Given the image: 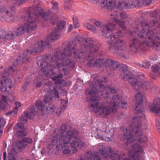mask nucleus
I'll list each match as a JSON object with an SVG mask.
<instances>
[{"label":"nucleus","mask_w":160,"mask_h":160,"mask_svg":"<svg viewBox=\"0 0 160 160\" xmlns=\"http://www.w3.org/2000/svg\"><path fill=\"white\" fill-rule=\"evenodd\" d=\"M150 16L156 19L152 20L149 22L154 32L149 30L148 22L144 21L139 23H135V26L133 28V31H129V35L138 39L132 40L129 45L130 50L133 53H137L139 48L147 46L153 47L160 50V25L158 20H160V15L157 10L149 12Z\"/></svg>","instance_id":"obj_1"},{"label":"nucleus","mask_w":160,"mask_h":160,"mask_svg":"<svg viewBox=\"0 0 160 160\" xmlns=\"http://www.w3.org/2000/svg\"><path fill=\"white\" fill-rule=\"evenodd\" d=\"M116 29L114 24L109 23L102 28V33L103 36L107 39L110 38V41H107L108 49L114 54H117L122 51L126 55L131 51L128 49V45L126 41L120 39L125 36L124 33L121 30H118L116 32L109 33V31H114Z\"/></svg>","instance_id":"obj_2"},{"label":"nucleus","mask_w":160,"mask_h":160,"mask_svg":"<svg viewBox=\"0 0 160 160\" xmlns=\"http://www.w3.org/2000/svg\"><path fill=\"white\" fill-rule=\"evenodd\" d=\"M142 119L134 118L132 121V123L128 129H124L123 133L119 135V137L122 140L127 142L126 144L128 145V142H133L135 141H138L141 144H144L148 141V138L145 134H144L141 129Z\"/></svg>","instance_id":"obj_3"},{"label":"nucleus","mask_w":160,"mask_h":160,"mask_svg":"<svg viewBox=\"0 0 160 160\" xmlns=\"http://www.w3.org/2000/svg\"><path fill=\"white\" fill-rule=\"evenodd\" d=\"M86 94H88L90 98L87 97L86 100L87 102H90V108L95 113H98L101 117L105 118L109 115L111 112L115 113L116 111L112 109V107L110 106H106L102 102L98 101L99 98L97 96V92L93 90L90 91L89 89L86 90Z\"/></svg>","instance_id":"obj_4"},{"label":"nucleus","mask_w":160,"mask_h":160,"mask_svg":"<svg viewBox=\"0 0 160 160\" xmlns=\"http://www.w3.org/2000/svg\"><path fill=\"white\" fill-rule=\"evenodd\" d=\"M120 70L122 71L120 78L123 80L128 79L132 88L137 91L142 89L144 90H150L151 85L149 82L144 81V75H140L134 76L131 73L127 70L125 65L121 66Z\"/></svg>","instance_id":"obj_5"},{"label":"nucleus","mask_w":160,"mask_h":160,"mask_svg":"<svg viewBox=\"0 0 160 160\" xmlns=\"http://www.w3.org/2000/svg\"><path fill=\"white\" fill-rule=\"evenodd\" d=\"M91 41V38H88L84 40L83 36L78 35L75 37L74 43L69 42L67 45L63 44L62 48H64L65 52H69L70 54H68L69 56L71 55H74L76 58H80L86 54L88 52V42Z\"/></svg>","instance_id":"obj_6"},{"label":"nucleus","mask_w":160,"mask_h":160,"mask_svg":"<svg viewBox=\"0 0 160 160\" xmlns=\"http://www.w3.org/2000/svg\"><path fill=\"white\" fill-rule=\"evenodd\" d=\"M37 63L41 68L39 73L41 76L45 75L48 78H51L53 81H55V84L56 85L62 84L64 81L61 78L63 76L62 73L55 76L56 73L54 72V70L56 68L53 63L51 62H49L48 61L45 60L43 56H40L38 58Z\"/></svg>","instance_id":"obj_7"},{"label":"nucleus","mask_w":160,"mask_h":160,"mask_svg":"<svg viewBox=\"0 0 160 160\" xmlns=\"http://www.w3.org/2000/svg\"><path fill=\"white\" fill-rule=\"evenodd\" d=\"M63 48V51H61L59 49H58L56 51V54L53 57L50 56H43V58L45 60L48 61L49 62H51L56 65L58 68H61L64 66L69 67H73L75 64L73 60L71 59L68 58L70 57H73L76 59H79L78 58H76L74 55H71L68 56V54H70L69 52H65L64 51V47Z\"/></svg>","instance_id":"obj_8"},{"label":"nucleus","mask_w":160,"mask_h":160,"mask_svg":"<svg viewBox=\"0 0 160 160\" xmlns=\"http://www.w3.org/2000/svg\"><path fill=\"white\" fill-rule=\"evenodd\" d=\"M27 12L28 13L29 17L27 20L24 21V26H20L17 28L16 30L13 31L16 36H20L23 34L25 30L29 33L30 31L34 30L36 29V19L32 12H29V8Z\"/></svg>","instance_id":"obj_9"},{"label":"nucleus","mask_w":160,"mask_h":160,"mask_svg":"<svg viewBox=\"0 0 160 160\" xmlns=\"http://www.w3.org/2000/svg\"><path fill=\"white\" fill-rule=\"evenodd\" d=\"M29 11L32 12L36 19L39 15L45 21H48L50 19L51 24L53 25L55 24L58 20L56 15L52 16L49 11L44 12L43 9L40 7L32 6L29 8Z\"/></svg>","instance_id":"obj_10"},{"label":"nucleus","mask_w":160,"mask_h":160,"mask_svg":"<svg viewBox=\"0 0 160 160\" xmlns=\"http://www.w3.org/2000/svg\"><path fill=\"white\" fill-rule=\"evenodd\" d=\"M67 134L66 132H64L62 134H58L57 136V139L59 140V142L63 143V148L62 153L64 154H69L71 153L69 146L71 145V142L73 139V136L74 134Z\"/></svg>","instance_id":"obj_11"},{"label":"nucleus","mask_w":160,"mask_h":160,"mask_svg":"<svg viewBox=\"0 0 160 160\" xmlns=\"http://www.w3.org/2000/svg\"><path fill=\"white\" fill-rule=\"evenodd\" d=\"M97 149L103 158H110L113 160H122L120 153L117 152H116L112 151V148L108 147L106 148L104 145H98Z\"/></svg>","instance_id":"obj_12"},{"label":"nucleus","mask_w":160,"mask_h":160,"mask_svg":"<svg viewBox=\"0 0 160 160\" xmlns=\"http://www.w3.org/2000/svg\"><path fill=\"white\" fill-rule=\"evenodd\" d=\"M103 78L104 80L103 81L101 79H94L93 82H92L89 83L90 87L98 90H99L100 92H103L104 90H106V91L109 90L112 94L116 93L117 90L114 87H111L109 85H106L105 87L102 84L103 82H105L107 81L106 77H104Z\"/></svg>","instance_id":"obj_13"},{"label":"nucleus","mask_w":160,"mask_h":160,"mask_svg":"<svg viewBox=\"0 0 160 160\" xmlns=\"http://www.w3.org/2000/svg\"><path fill=\"white\" fill-rule=\"evenodd\" d=\"M142 148L136 144L132 145L131 149L128 153V155L131 157L126 158L123 160H143L141 154H144Z\"/></svg>","instance_id":"obj_14"},{"label":"nucleus","mask_w":160,"mask_h":160,"mask_svg":"<svg viewBox=\"0 0 160 160\" xmlns=\"http://www.w3.org/2000/svg\"><path fill=\"white\" fill-rule=\"evenodd\" d=\"M135 101L137 102L135 108L133 109V112L138 115L137 118L142 119V120H144L145 116L143 112V109L142 106L143 99V96L140 93L137 94L135 97Z\"/></svg>","instance_id":"obj_15"},{"label":"nucleus","mask_w":160,"mask_h":160,"mask_svg":"<svg viewBox=\"0 0 160 160\" xmlns=\"http://www.w3.org/2000/svg\"><path fill=\"white\" fill-rule=\"evenodd\" d=\"M48 43L45 42H43L42 41H38L33 46L32 49H27L25 50L23 53L22 58L23 59H26L27 62H29L31 60V58L27 57L34 52L37 53L41 52L43 48Z\"/></svg>","instance_id":"obj_16"},{"label":"nucleus","mask_w":160,"mask_h":160,"mask_svg":"<svg viewBox=\"0 0 160 160\" xmlns=\"http://www.w3.org/2000/svg\"><path fill=\"white\" fill-rule=\"evenodd\" d=\"M104 126L106 128V130L104 131H98L97 134L95 136L96 138L105 141H110V137H113L114 129L113 128H109L108 126L105 125Z\"/></svg>","instance_id":"obj_17"},{"label":"nucleus","mask_w":160,"mask_h":160,"mask_svg":"<svg viewBox=\"0 0 160 160\" xmlns=\"http://www.w3.org/2000/svg\"><path fill=\"white\" fill-rule=\"evenodd\" d=\"M8 74L7 72H4L2 74L3 80V84L0 87L1 91L6 93L10 91L12 88L14 83L12 80L8 78Z\"/></svg>","instance_id":"obj_18"},{"label":"nucleus","mask_w":160,"mask_h":160,"mask_svg":"<svg viewBox=\"0 0 160 160\" xmlns=\"http://www.w3.org/2000/svg\"><path fill=\"white\" fill-rule=\"evenodd\" d=\"M67 134L68 133L72 134V135L74 134L73 136V139L71 142V146L72 147H77L81 148L83 147L85 145V143L79 138H77L78 135V132L77 130L73 129L72 130H70L66 132Z\"/></svg>","instance_id":"obj_19"},{"label":"nucleus","mask_w":160,"mask_h":160,"mask_svg":"<svg viewBox=\"0 0 160 160\" xmlns=\"http://www.w3.org/2000/svg\"><path fill=\"white\" fill-rule=\"evenodd\" d=\"M122 65L124 64H121L120 65V64L118 62H116L114 60L112 59H110L105 60L104 62V66L107 68H109L111 70H117L119 67L120 66L119 70L120 71H121V74L122 72L120 70V68L121 66ZM120 75H121V74H120Z\"/></svg>","instance_id":"obj_20"},{"label":"nucleus","mask_w":160,"mask_h":160,"mask_svg":"<svg viewBox=\"0 0 160 160\" xmlns=\"http://www.w3.org/2000/svg\"><path fill=\"white\" fill-rule=\"evenodd\" d=\"M94 4L99 3L102 8L106 7L108 10H112L114 7L113 2L110 0H90Z\"/></svg>","instance_id":"obj_21"},{"label":"nucleus","mask_w":160,"mask_h":160,"mask_svg":"<svg viewBox=\"0 0 160 160\" xmlns=\"http://www.w3.org/2000/svg\"><path fill=\"white\" fill-rule=\"evenodd\" d=\"M150 108L151 111L154 112L156 116H160V98H159L157 97L154 99L153 105Z\"/></svg>","instance_id":"obj_22"},{"label":"nucleus","mask_w":160,"mask_h":160,"mask_svg":"<svg viewBox=\"0 0 160 160\" xmlns=\"http://www.w3.org/2000/svg\"><path fill=\"white\" fill-rule=\"evenodd\" d=\"M59 37L58 30L57 28H55L52 30V31L50 35L48 36L47 38L46 41H41L43 42H47L48 43L45 46L49 45L51 43V41L53 40H56Z\"/></svg>","instance_id":"obj_23"},{"label":"nucleus","mask_w":160,"mask_h":160,"mask_svg":"<svg viewBox=\"0 0 160 160\" xmlns=\"http://www.w3.org/2000/svg\"><path fill=\"white\" fill-rule=\"evenodd\" d=\"M91 41L88 42V55H93L94 53L96 52L99 49V47L95 43L93 40L91 38Z\"/></svg>","instance_id":"obj_24"},{"label":"nucleus","mask_w":160,"mask_h":160,"mask_svg":"<svg viewBox=\"0 0 160 160\" xmlns=\"http://www.w3.org/2000/svg\"><path fill=\"white\" fill-rule=\"evenodd\" d=\"M152 0H130L129 1L130 4V8L133 7H137L139 6L140 3H143L145 6H148L151 4Z\"/></svg>","instance_id":"obj_25"},{"label":"nucleus","mask_w":160,"mask_h":160,"mask_svg":"<svg viewBox=\"0 0 160 160\" xmlns=\"http://www.w3.org/2000/svg\"><path fill=\"white\" fill-rule=\"evenodd\" d=\"M79 59L82 58L85 59L88 61L87 63V66L88 67H96V60L93 55H88V52L83 57L78 58Z\"/></svg>","instance_id":"obj_26"},{"label":"nucleus","mask_w":160,"mask_h":160,"mask_svg":"<svg viewBox=\"0 0 160 160\" xmlns=\"http://www.w3.org/2000/svg\"><path fill=\"white\" fill-rule=\"evenodd\" d=\"M120 98L117 95H114L112 97V100L109 103L110 107L113 111H117L119 105Z\"/></svg>","instance_id":"obj_27"},{"label":"nucleus","mask_w":160,"mask_h":160,"mask_svg":"<svg viewBox=\"0 0 160 160\" xmlns=\"http://www.w3.org/2000/svg\"><path fill=\"white\" fill-rule=\"evenodd\" d=\"M41 100H38L36 102L35 105L37 109V112L38 115H43L45 111L46 105Z\"/></svg>","instance_id":"obj_28"},{"label":"nucleus","mask_w":160,"mask_h":160,"mask_svg":"<svg viewBox=\"0 0 160 160\" xmlns=\"http://www.w3.org/2000/svg\"><path fill=\"white\" fill-rule=\"evenodd\" d=\"M87 159L83 156H81L79 160H101V158L98 155L97 152L92 153L88 152L87 153Z\"/></svg>","instance_id":"obj_29"},{"label":"nucleus","mask_w":160,"mask_h":160,"mask_svg":"<svg viewBox=\"0 0 160 160\" xmlns=\"http://www.w3.org/2000/svg\"><path fill=\"white\" fill-rule=\"evenodd\" d=\"M38 112L36 111L34 106H30L29 107L28 110L26 112L25 114L28 119H32Z\"/></svg>","instance_id":"obj_30"},{"label":"nucleus","mask_w":160,"mask_h":160,"mask_svg":"<svg viewBox=\"0 0 160 160\" xmlns=\"http://www.w3.org/2000/svg\"><path fill=\"white\" fill-rule=\"evenodd\" d=\"M15 11V8L14 7H11V9L9 11H7L6 13L9 17L10 18L9 20H8L7 18H5L4 16H3L2 18V20L6 21L7 22H9L10 21H13V14Z\"/></svg>","instance_id":"obj_31"},{"label":"nucleus","mask_w":160,"mask_h":160,"mask_svg":"<svg viewBox=\"0 0 160 160\" xmlns=\"http://www.w3.org/2000/svg\"><path fill=\"white\" fill-rule=\"evenodd\" d=\"M32 139L28 137L24 138L22 141H19L18 143V148L20 149H22L25 148L26 145L24 143H31L32 142Z\"/></svg>","instance_id":"obj_32"},{"label":"nucleus","mask_w":160,"mask_h":160,"mask_svg":"<svg viewBox=\"0 0 160 160\" xmlns=\"http://www.w3.org/2000/svg\"><path fill=\"white\" fill-rule=\"evenodd\" d=\"M15 105L16 106L12 110L7 113L6 114V116L12 115L14 117L16 116L18 112V107H20L21 106V103L20 102H16L15 103Z\"/></svg>","instance_id":"obj_33"},{"label":"nucleus","mask_w":160,"mask_h":160,"mask_svg":"<svg viewBox=\"0 0 160 160\" xmlns=\"http://www.w3.org/2000/svg\"><path fill=\"white\" fill-rule=\"evenodd\" d=\"M17 152L15 149L11 148L8 149V160H16L15 157Z\"/></svg>","instance_id":"obj_34"},{"label":"nucleus","mask_w":160,"mask_h":160,"mask_svg":"<svg viewBox=\"0 0 160 160\" xmlns=\"http://www.w3.org/2000/svg\"><path fill=\"white\" fill-rule=\"evenodd\" d=\"M130 4H128L125 2L122 1H119L117 7L118 9L122 10L124 9H129L130 8Z\"/></svg>","instance_id":"obj_35"},{"label":"nucleus","mask_w":160,"mask_h":160,"mask_svg":"<svg viewBox=\"0 0 160 160\" xmlns=\"http://www.w3.org/2000/svg\"><path fill=\"white\" fill-rule=\"evenodd\" d=\"M6 32L4 30L0 31V42L4 44L6 43Z\"/></svg>","instance_id":"obj_36"},{"label":"nucleus","mask_w":160,"mask_h":160,"mask_svg":"<svg viewBox=\"0 0 160 160\" xmlns=\"http://www.w3.org/2000/svg\"><path fill=\"white\" fill-rule=\"evenodd\" d=\"M7 102V97L4 95L2 96V99H0V109H4Z\"/></svg>","instance_id":"obj_37"},{"label":"nucleus","mask_w":160,"mask_h":160,"mask_svg":"<svg viewBox=\"0 0 160 160\" xmlns=\"http://www.w3.org/2000/svg\"><path fill=\"white\" fill-rule=\"evenodd\" d=\"M83 26L87 29L94 33H97L96 29L95 27L91 24L88 23H85L83 24Z\"/></svg>","instance_id":"obj_38"},{"label":"nucleus","mask_w":160,"mask_h":160,"mask_svg":"<svg viewBox=\"0 0 160 160\" xmlns=\"http://www.w3.org/2000/svg\"><path fill=\"white\" fill-rule=\"evenodd\" d=\"M53 98V96L52 94L49 93L48 95H47L45 96L44 98V103L46 104L48 103L51 102H52Z\"/></svg>","instance_id":"obj_39"},{"label":"nucleus","mask_w":160,"mask_h":160,"mask_svg":"<svg viewBox=\"0 0 160 160\" xmlns=\"http://www.w3.org/2000/svg\"><path fill=\"white\" fill-rule=\"evenodd\" d=\"M15 37V34L12 31H9L6 32V43L8 41L12 40Z\"/></svg>","instance_id":"obj_40"},{"label":"nucleus","mask_w":160,"mask_h":160,"mask_svg":"<svg viewBox=\"0 0 160 160\" xmlns=\"http://www.w3.org/2000/svg\"><path fill=\"white\" fill-rule=\"evenodd\" d=\"M42 78L41 76L37 77L35 78L34 81V83L36 84V87L37 88H38L42 86Z\"/></svg>","instance_id":"obj_41"},{"label":"nucleus","mask_w":160,"mask_h":160,"mask_svg":"<svg viewBox=\"0 0 160 160\" xmlns=\"http://www.w3.org/2000/svg\"><path fill=\"white\" fill-rule=\"evenodd\" d=\"M56 109V107L52 103L49 104L46 108L47 112L50 114H51Z\"/></svg>","instance_id":"obj_42"},{"label":"nucleus","mask_w":160,"mask_h":160,"mask_svg":"<svg viewBox=\"0 0 160 160\" xmlns=\"http://www.w3.org/2000/svg\"><path fill=\"white\" fill-rule=\"evenodd\" d=\"M27 132L25 129L18 131L16 133L17 136L19 138H21L25 136L27 134Z\"/></svg>","instance_id":"obj_43"},{"label":"nucleus","mask_w":160,"mask_h":160,"mask_svg":"<svg viewBox=\"0 0 160 160\" xmlns=\"http://www.w3.org/2000/svg\"><path fill=\"white\" fill-rule=\"evenodd\" d=\"M6 123V122L2 117H0V133L2 134L3 132V126Z\"/></svg>","instance_id":"obj_44"},{"label":"nucleus","mask_w":160,"mask_h":160,"mask_svg":"<svg viewBox=\"0 0 160 160\" xmlns=\"http://www.w3.org/2000/svg\"><path fill=\"white\" fill-rule=\"evenodd\" d=\"M124 31H126V28L125 26V22L124 21H122L120 19H118L116 22Z\"/></svg>","instance_id":"obj_45"},{"label":"nucleus","mask_w":160,"mask_h":160,"mask_svg":"<svg viewBox=\"0 0 160 160\" xmlns=\"http://www.w3.org/2000/svg\"><path fill=\"white\" fill-rule=\"evenodd\" d=\"M104 60L103 58H100L96 60V67H100L104 66Z\"/></svg>","instance_id":"obj_46"},{"label":"nucleus","mask_w":160,"mask_h":160,"mask_svg":"<svg viewBox=\"0 0 160 160\" xmlns=\"http://www.w3.org/2000/svg\"><path fill=\"white\" fill-rule=\"evenodd\" d=\"M72 0H65L64 4L65 8L68 9H70L72 6Z\"/></svg>","instance_id":"obj_47"},{"label":"nucleus","mask_w":160,"mask_h":160,"mask_svg":"<svg viewBox=\"0 0 160 160\" xmlns=\"http://www.w3.org/2000/svg\"><path fill=\"white\" fill-rule=\"evenodd\" d=\"M60 108L62 111L64 110L66 108V105L68 102V100H60Z\"/></svg>","instance_id":"obj_48"},{"label":"nucleus","mask_w":160,"mask_h":160,"mask_svg":"<svg viewBox=\"0 0 160 160\" xmlns=\"http://www.w3.org/2000/svg\"><path fill=\"white\" fill-rule=\"evenodd\" d=\"M152 72L156 75L160 70V67L158 65H154L152 67Z\"/></svg>","instance_id":"obj_49"},{"label":"nucleus","mask_w":160,"mask_h":160,"mask_svg":"<svg viewBox=\"0 0 160 160\" xmlns=\"http://www.w3.org/2000/svg\"><path fill=\"white\" fill-rule=\"evenodd\" d=\"M72 19L74 28H77L79 27L80 26V25L78 18L76 16H73Z\"/></svg>","instance_id":"obj_50"},{"label":"nucleus","mask_w":160,"mask_h":160,"mask_svg":"<svg viewBox=\"0 0 160 160\" xmlns=\"http://www.w3.org/2000/svg\"><path fill=\"white\" fill-rule=\"evenodd\" d=\"M66 23L65 22L63 21H60L59 22H58L57 23V27L58 30V32L59 30L60 29H62L65 26Z\"/></svg>","instance_id":"obj_51"},{"label":"nucleus","mask_w":160,"mask_h":160,"mask_svg":"<svg viewBox=\"0 0 160 160\" xmlns=\"http://www.w3.org/2000/svg\"><path fill=\"white\" fill-rule=\"evenodd\" d=\"M60 128L61 131H60V132H58L57 133L56 136V138H57V134H62V133H63L64 132H67V131H68L69 130H68L66 132H65V131L67 129V127L66 124H62L60 127Z\"/></svg>","instance_id":"obj_52"},{"label":"nucleus","mask_w":160,"mask_h":160,"mask_svg":"<svg viewBox=\"0 0 160 160\" xmlns=\"http://www.w3.org/2000/svg\"><path fill=\"white\" fill-rule=\"evenodd\" d=\"M52 4L53 6H52V9H54L55 11V13L57 12L58 11V3L54 1H52Z\"/></svg>","instance_id":"obj_53"},{"label":"nucleus","mask_w":160,"mask_h":160,"mask_svg":"<svg viewBox=\"0 0 160 160\" xmlns=\"http://www.w3.org/2000/svg\"><path fill=\"white\" fill-rule=\"evenodd\" d=\"M57 88V87H53L54 90L52 91V92H54V95L55 99H59L60 98V96L59 95L58 92V90L56 89V88Z\"/></svg>","instance_id":"obj_54"},{"label":"nucleus","mask_w":160,"mask_h":160,"mask_svg":"<svg viewBox=\"0 0 160 160\" xmlns=\"http://www.w3.org/2000/svg\"><path fill=\"white\" fill-rule=\"evenodd\" d=\"M27 0H13V2L17 5H20L25 3Z\"/></svg>","instance_id":"obj_55"},{"label":"nucleus","mask_w":160,"mask_h":160,"mask_svg":"<svg viewBox=\"0 0 160 160\" xmlns=\"http://www.w3.org/2000/svg\"><path fill=\"white\" fill-rule=\"evenodd\" d=\"M111 19L114 20L115 22L118 20V14L117 12L112 13L111 15Z\"/></svg>","instance_id":"obj_56"},{"label":"nucleus","mask_w":160,"mask_h":160,"mask_svg":"<svg viewBox=\"0 0 160 160\" xmlns=\"http://www.w3.org/2000/svg\"><path fill=\"white\" fill-rule=\"evenodd\" d=\"M28 118L25 114V115L22 116L20 119V122L22 123H25L27 121Z\"/></svg>","instance_id":"obj_57"},{"label":"nucleus","mask_w":160,"mask_h":160,"mask_svg":"<svg viewBox=\"0 0 160 160\" xmlns=\"http://www.w3.org/2000/svg\"><path fill=\"white\" fill-rule=\"evenodd\" d=\"M120 17L122 19H125L127 18L128 16L127 14L124 12H121L119 13Z\"/></svg>","instance_id":"obj_58"},{"label":"nucleus","mask_w":160,"mask_h":160,"mask_svg":"<svg viewBox=\"0 0 160 160\" xmlns=\"http://www.w3.org/2000/svg\"><path fill=\"white\" fill-rule=\"evenodd\" d=\"M56 148L57 150L59 151L62 150L63 148V143H61L59 142V144L56 146Z\"/></svg>","instance_id":"obj_59"},{"label":"nucleus","mask_w":160,"mask_h":160,"mask_svg":"<svg viewBox=\"0 0 160 160\" xmlns=\"http://www.w3.org/2000/svg\"><path fill=\"white\" fill-rule=\"evenodd\" d=\"M150 64L148 61H145L143 64V67L146 69L149 68Z\"/></svg>","instance_id":"obj_60"},{"label":"nucleus","mask_w":160,"mask_h":160,"mask_svg":"<svg viewBox=\"0 0 160 160\" xmlns=\"http://www.w3.org/2000/svg\"><path fill=\"white\" fill-rule=\"evenodd\" d=\"M45 88L47 87L48 89H51V87L52 86V82H48L45 84Z\"/></svg>","instance_id":"obj_61"},{"label":"nucleus","mask_w":160,"mask_h":160,"mask_svg":"<svg viewBox=\"0 0 160 160\" xmlns=\"http://www.w3.org/2000/svg\"><path fill=\"white\" fill-rule=\"evenodd\" d=\"M119 104L122 108H124L126 107L127 103L125 101H122Z\"/></svg>","instance_id":"obj_62"},{"label":"nucleus","mask_w":160,"mask_h":160,"mask_svg":"<svg viewBox=\"0 0 160 160\" xmlns=\"http://www.w3.org/2000/svg\"><path fill=\"white\" fill-rule=\"evenodd\" d=\"M95 25L98 27H101L104 26V24L101 22L97 21L95 22Z\"/></svg>","instance_id":"obj_63"},{"label":"nucleus","mask_w":160,"mask_h":160,"mask_svg":"<svg viewBox=\"0 0 160 160\" xmlns=\"http://www.w3.org/2000/svg\"><path fill=\"white\" fill-rule=\"evenodd\" d=\"M24 123H22L20 122L19 123L17 124L16 125V126L18 128H19L21 129H24Z\"/></svg>","instance_id":"obj_64"}]
</instances>
